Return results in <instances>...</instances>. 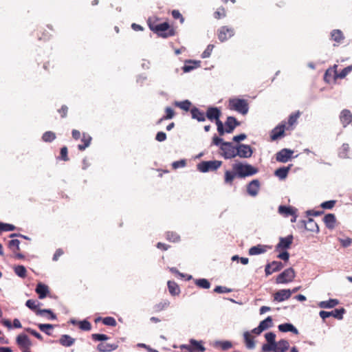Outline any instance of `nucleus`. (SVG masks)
Here are the masks:
<instances>
[{
  "instance_id": "obj_13",
  "label": "nucleus",
  "mask_w": 352,
  "mask_h": 352,
  "mask_svg": "<svg viewBox=\"0 0 352 352\" xmlns=\"http://www.w3.org/2000/svg\"><path fill=\"white\" fill-rule=\"evenodd\" d=\"M259 188V181L258 179H254L247 186V192L250 196L255 197L258 195Z\"/></svg>"
},
{
  "instance_id": "obj_59",
  "label": "nucleus",
  "mask_w": 352,
  "mask_h": 352,
  "mask_svg": "<svg viewBox=\"0 0 352 352\" xmlns=\"http://www.w3.org/2000/svg\"><path fill=\"white\" fill-rule=\"evenodd\" d=\"M92 338L96 341H103L108 340L107 336L105 334L95 333L92 335Z\"/></svg>"
},
{
  "instance_id": "obj_12",
  "label": "nucleus",
  "mask_w": 352,
  "mask_h": 352,
  "mask_svg": "<svg viewBox=\"0 0 352 352\" xmlns=\"http://www.w3.org/2000/svg\"><path fill=\"white\" fill-rule=\"evenodd\" d=\"M293 151L287 148H283L276 154V160L280 162L285 163L291 158Z\"/></svg>"
},
{
  "instance_id": "obj_54",
  "label": "nucleus",
  "mask_w": 352,
  "mask_h": 352,
  "mask_svg": "<svg viewBox=\"0 0 352 352\" xmlns=\"http://www.w3.org/2000/svg\"><path fill=\"white\" fill-rule=\"evenodd\" d=\"M214 45L210 44L207 46L206 49L201 54L202 58H206L210 56L211 53L214 49Z\"/></svg>"
},
{
  "instance_id": "obj_39",
  "label": "nucleus",
  "mask_w": 352,
  "mask_h": 352,
  "mask_svg": "<svg viewBox=\"0 0 352 352\" xmlns=\"http://www.w3.org/2000/svg\"><path fill=\"white\" fill-rule=\"evenodd\" d=\"M174 104L176 107H177L184 111H188L191 106V102L189 100H186L180 101V102L176 101V102H175Z\"/></svg>"
},
{
  "instance_id": "obj_17",
  "label": "nucleus",
  "mask_w": 352,
  "mask_h": 352,
  "mask_svg": "<svg viewBox=\"0 0 352 352\" xmlns=\"http://www.w3.org/2000/svg\"><path fill=\"white\" fill-rule=\"evenodd\" d=\"M226 124V132L227 133H231L236 126L239 125V122L236 120L235 118L229 116L225 123Z\"/></svg>"
},
{
  "instance_id": "obj_7",
  "label": "nucleus",
  "mask_w": 352,
  "mask_h": 352,
  "mask_svg": "<svg viewBox=\"0 0 352 352\" xmlns=\"http://www.w3.org/2000/svg\"><path fill=\"white\" fill-rule=\"evenodd\" d=\"M253 151L250 145L240 144L236 146V157L241 158H249L252 156Z\"/></svg>"
},
{
  "instance_id": "obj_64",
  "label": "nucleus",
  "mask_w": 352,
  "mask_h": 352,
  "mask_svg": "<svg viewBox=\"0 0 352 352\" xmlns=\"http://www.w3.org/2000/svg\"><path fill=\"white\" fill-rule=\"evenodd\" d=\"M155 139L158 142H163L166 139V135L164 132H158L156 135Z\"/></svg>"
},
{
  "instance_id": "obj_16",
  "label": "nucleus",
  "mask_w": 352,
  "mask_h": 352,
  "mask_svg": "<svg viewBox=\"0 0 352 352\" xmlns=\"http://www.w3.org/2000/svg\"><path fill=\"white\" fill-rule=\"evenodd\" d=\"M201 61L200 60H187L185 61V64L182 67L184 72L188 73L191 72L192 70L198 68L200 67Z\"/></svg>"
},
{
  "instance_id": "obj_24",
  "label": "nucleus",
  "mask_w": 352,
  "mask_h": 352,
  "mask_svg": "<svg viewBox=\"0 0 352 352\" xmlns=\"http://www.w3.org/2000/svg\"><path fill=\"white\" fill-rule=\"evenodd\" d=\"M190 113L192 115V118L193 119L197 120L199 122H204L206 120V115L205 113L200 111L198 108L194 107L191 109Z\"/></svg>"
},
{
  "instance_id": "obj_44",
  "label": "nucleus",
  "mask_w": 352,
  "mask_h": 352,
  "mask_svg": "<svg viewBox=\"0 0 352 352\" xmlns=\"http://www.w3.org/2000/svg\"><path fill=\"white\" fill-rule=\"evenodd\" d=\"M237 176L236 172H231L230 170H226L225 172V182L226 184H232V181Z\"/></svg>"
},
{
  "instance_id": "obj_50",
  "label": "nucleus",
  "mask_w": 352,
  "mask_h": 352,
  "mask_svg": "<svg viewBox=\"0 0 352 352\" xmlns=\"http://www.w3.org/2000/svg\"><path fill=\"white\" fill-rule=\"evenodd\" d=\"M166 239L171 242H177L179 241V236L173 232H168L166 233Z\"/></svg>"
},
{
  "instance_id": "obj_10",
  "label": "nucleus",
  "mask_w": 352,
  "mask_h": 352,
  "mask_svg": "<svg viewBox=\"0 0 352 352\" xmlns=\"http://www.w3.org/2000/svg\"><path fill=\"white\" fill-rule=\"evenodd\" d=\"M344 313V309L342 308L340 309H334L331 311H320L319 315L323 320H325L330 316L341 320L343 318Z\"/></svg>"
},
{
  "instance_id": "obj_15",
  "label": "nucleus",
  "mask_w": 352,
  "mask_h": 352,
  "mask_svg": "<svg viewBox=\"0 0 352 352\" xmlns=\"http://www.w3.org/2000/svg\"><path fill=\"white\" fill-rule=\"evenodd\" d=\"M340 120L344 127L352 122V113L349 110L344 109L340 115Z\"/></svg>"
},
{
  "instance_id": "obj_55",
  "label": "nucleus",
  "mask_w": 352,
  "mask_h": 352,
  "mask_svg": "<svg viewBox=\"0 0 352 352\" xmlns=\"http://www.w3.org/2000/svg\"><path fill=\"white\" fill-rule=\"evenodd\" d=\"M102 322L105 325L115 327L116 325V321L113 317H106L103 318Z\"/></svg>"
},
{
  "instance_id": "obj_47",
  "label": "nucleus",
  "mask_w": 352,
  "mask_h": 352,
  "mask_svg": "<svg viewBox=\"0 0 352 352\" xmlns=\"http://www.w3.org/2000/svg\"><path fill=\"white\" fill-rule=\"evenodd\" d=\"M331 37L336 42H340L344 38L342 32L340 30H334L331 32Z\"/></svg>"
},
{
  "instance_id": "obj_26",
  "label": "nucleus",
  "mask_w": 352,
  "mask_h": 352,
  "mask_svg": "<svg viewBox=\"0 0 352 352\" xmlns=\"http://www.w3.org/2000/svg\"><path fill=\"white\" fill-rule=\"evenodd\" d=\"M305 228L311 232H319V227L318 224L316 223V221L309 218L307 221H305Z\"/></svg>"
},
{
  "instance_id": "obj_61",
  "label": "nucleus",
  "mask_w": 352,
  "mask_h": 352,
  "mask_svg": "<svg viewBox=\"0 0 352 352\" xmlns=\"http://www.w3.org/2000/svg\"><path fill=\"white\" fill-rule=\"evenodd\" d=\"M214 291L219 294H223V293H229L232 291V289H228L226 287H223V286H217L214 288Z\"/></svg>"
},
{
  "instance_id": "obj_27",
  "label": "nucleus",
  "mask_w": 352,
  "mask_h": 352,
  "mask_svg": "<svg viewBox=\"0 0 352 352\" xmlns=\"http://www.w3.org/2000/svg\"><path fill=\"white\" fill-rule=\"evenodd\" d=\"M243 338L245 343V346L248 349H253L255 347V342L252 338L249 331H245L243 333Z\"/></svg>"
},
{
  "instance_id": "obj_23",
  "label": "nucleus",
  "mask_w": 352,
  "mask_h": 352,
  "mask_svg": "<svg viewBox=\"0 0 352 352\" xmlns=\"http://www.w3.org/2000/svg\"><path fill=\"white\" fill-rule=\"evenodd\" d=\"M221 111L217 107H209L206 112V117L211 121L219 118Z\"/></svg>"
},
{
  "instance_id": "obj_33",
  "label": "nucleus",
  "mask_w": 352,
  "mask_h": 352,
  "mask_svg": "<svg viewBox=\"0 0 352 352\" xmlns=\"http://www.w3.org/2000/svg\"><path fill=\"white\" fill-rule=\"evenodd\" d=\"M168 288L170 294L173 296H177L180 292V289L177 284L171 280L168 281Z\"/></svg>"
},
{
  "instance_id": "obj_32",
  "label": "nucleus",
  "mask_w": 352,
  "mask_h": 352,
  "mask_svg": "<svg viewBox=\"0 0 352 352\" xmlns=\"http://www.w3.org/2000/svg\"><path fill=\"white\" fill-rule=\"evenodd\" d=\"M75 339L68 335H63L59 340V342L64 346H71L74 344Z\"/></svg>"
},
{
  "instance_id": "obj_35",
  "label": "nucleus",
  "mask_w": 352,
  "mask_h": 352,
  "mask_svg": "<svg viewBox=\"0 0 352 352\" xmlns=\"http://www.w3.org/2000/svg\"><path fill=\"white\" fill-rule=\"evenodd\" d=\"M349 146L347 144H343L339 150V156L342 158H348L349 155Z\"/></svg>"
},
{
  "instance_id": "obj_40",
  "label": "nucleus",
  "mask_w": 352,
  "mask_h": 352,
  "mask_svg": "<svg viewBox=\"0 0 352 352\" xmlns=\"http://www.w3.org/2000/svg\"><path fill=\"white\" fill-rule=\"evenodd\" d=\"M15 274L21 277L25 278L26 276L27 270L23 265H16L14 267Z\"/></svg>"
},
{
  "instance_id": "obj_3",
  "label": "nucleus",
  "mask_w": 352,
  "mask_h": 352,
  "mask_svg": "<svg viewBox=\"0 0 352 352\" xmlns=\"http://www.w3.org/2000/svg\"><path fill=\"white\" fill-rule=\"evenodd\" d=\"M222 164L221 161H204L197 165V169L201 173H207L217 170Z\"/></svg>"
},
{
  "instance_id": "obj_34",
  "label": "nucleus",
  "mask_w": 352,
  "mask_h": 352,
  "mask_svg": "<svg viewBox=\"0 0 352 352\" xmlns=\"http://www.w3.org/2000/svg\"><path fill=\"white\" fill-rule=\"evenodd\" d=\"M81 141L84 143L83 144H79L78 146V148L80 151L85 150L86 148H87L91 143V137L86 133L82 134V137L81 139Z\"/></svg>"
},
{
  "instance_id": "obj_6",
  "label": "nucleus",
  "mask_w": 352,
  "mask_h": 352,
  "mask_svg": "<svg viewBox=\"0 0 352 352\" xmlns=\"http://www.w3.org/2000/svg\"><path fill=\"white\" fill-rule=\"evenodd\" d=\"M289 348V343L288 340L285 339H281L278 342H276L274 344L271 346H265L266 352H286Z\"/></svg>"
},
{
  "instance_id": "obj_51",
  "label": "nucleus",
  "mask_w": 352,
  "mask_h": 352,
  "mask_svg": "<svg viewBox=\"0 0 352 352\" xmlns=\"http://www.w3.org/2000/svg\"><path fill=\"white\" fill-rule=\"evenodd\" d=\"M190 342L192 346H193L195 349H198L199 351L203 352L206 350L205 347L202 345L201 341H197L194 339H191L190 340Z\"/></svg>"
},
{
  "instance_id": "obj_43",
  "label": "nucleus",
  "mask_w": 352,
  "mask_h": 352,
  "mask_svg": "<svg viewBox=\"0 0 352 352\" xmlns=\"http://www.w3.org/2000/svg\"><path fill=\"white\" fill-rule=\"evenodd\" d=\"M20 241L18 239H12L8 243L9 248L15 253L19 250Z\"/></svg>"
},
{
  "instance_id": "obj_62",
  "label": "nucleus",
  "mask_w": 352,
  "mask_h": 352,
  "mask_svg": "<svg viewBox=\"0 0 352 352\" xmlns=\"http://www.w3.org/2000/svg\"><path fill=\"white\" fill-rule=\"evenodd\" d=\"M298 117H299V113L291 115L288 120V124L290 126H292L294 123L296 122Z\"/></svg>"
},
{
  "instance_id": "obj_21",
  "label": "nucleus",
  "mask_w": 352,
  "mask_h": 352,
  "mask_svg": "<svg viewBox=\"0 0 352 352\" xmlns=\"http://www.w3.org/2000/svg\"><path fill=\"white\" fill-rule=\"evenodd\" d=\"M297 210L292 206H280L278 207V212L285 217L294 215Z\"/></svg>"
},
{
  "instance_id": "obj_8",
  "label": "nucleus",
  "mask_w": 352,
  "mask_h": 352,
  "mask_svg": "<svg viewBox=\"0 0 352 352\" xmlns=\"http://www.w3.org/2000/svg\"><path fill=\"white\" fill-rule=\"evenodd\" d=\"M234 34V30L232 28L222 26L218 30V38L221 42H224L231 38Z\"/></svg>"
},
{
  "instance_id": "obj_48",
  "label": "nucleus",
  "mask_w": 352,
  "mask_h": 352,
  "mask_svg": "<svg viewBox=\"0 0 352 352\" xmlns=\"http://www.w3.org/2000/svg\"><path fill=\"white\" fill-rule=\"evenodd\" d=\"M38 327L41 331L45 333L48 336L51 335L49 330L54 328V325L50 324H38Z\"/></svg>"
},
{
  "instance_id": "obj_5",
  "label": "nucleus",
  "mask_w": 352,
  "mask_h": 352,
  "mask_svg": "<svg viewBox=\"0 0 352 352\" xmlns=\"http://www.w3.org/2000/svg\"><path fill=\"white\" fill-rule=\"evenodd\" d=\"M221 155L226 160L236 157V146H233L231 142H224L220 145Z\"/></svg>"
},
{
  "instance_id": "obj_20",
  "label": "nucleus",
  "mask_w": 352,
  "mask_h": 352,
  "mask_svg": "<svg viewBox=\"0 0 352 352\" xmlns=\"http://www.w3.org/2000/svg\"><path fill=\"white\" fill-rule=\"evenodd\" d=\"M36 292L38 294L40 299H43L49 293V288L46 285L39 283L36 285Z\"/></svg>"
},
{
  "instance_id": "obj_36",
  "label": "nucleus",
  "mask_w": 352,
  "mask_h": 352,
  "mask_svg": "<svg viewBox=\"0 0 352 352\" xmlns=\"http://www.w3.org/2000/svg\"><path fill=\"white\" fill-rule=\"evenodd\" d=\"M289 170V167L280 168L275 171V175L280 179H284L287 176Z\"/></svg>"
},
{
  "instance_id": "obj_56",
  "label": "nucleus",
  "mask_w": 352,
  "mask_h": 352,
  "mask_svg": "<svg viewBox=\"0 0 352 352\" xmlns=\"http://www.w3.org/2000/svg\"><path fill=\"white\" fill-rule=\"evenodd\" d=\"M166 111V116H164L160 121L163 120H168L172 119L174 116V111L170 107H166L165 109Z\"/></svg>"
},
{
  "instance_id": "obj_38",
  "label": "nucleus",
  "mask_w": 352,
  "mask_h": 352,
  "mask_svg": "<svg viewBox=\"0 0 352 352\" xmlns=\"http://www.w3.org/2000/svg\"><path fill=\"white\" fill-rule=\"evenodd\" d=\"M215 347L220 346L222 350H228L232 347V344L231 342L226 340V341H216L214 344Z\"/></svg>"
},
{
  "instance_id": "obj_29",
  "label": "nucleus",
  "mask_w": 352,
  "mask_h": 352,
  "mask_svg": "<svg viewBox=\"0 0 352 352\" xmlns=\"http://www.w3.org/2000/svg\"><path fill=\"white\" fill-rule=\"evenodd\" d=\"M324 222L326 226L329 229H333L335 227L336 217L333 214H328L324 217Z\"/></svg>"
},
{
  "instance_id": "obj_52",
  "label": "nucleus",
  "mask_w": 352,
  "mask_h": 352,
  "mask_svg": "<svg viewBox=\"0 0 352 352\" xmlns=\"http://www.w3.org/2000/svg\"><path fill=\"white\" fill-rule=\"evenodd\" d=\"M269 265L272 267V272H274L280 270L283 267V265L280 261H272Z\"/></svg>"
},
{
  "instance_id": "obj_1",
  "label": "nucleus",
  "mask_w": 352,
  "mask_h": 352,
  "mask_svg": "<svg viewBox=\"0 0 352 352\" xmlns=\"http://www.w3.org/2000/svg\"><path fill=\"white\" fill-rule=\"evenodd\" d=\"M232 168L239 177H245L255 175L258 170L250 164L236 162L232 165Z\"/></svg>"
},
{
  "instance_id": "obj_30",
  "label": "nucleus",
  "mask_w": 352,
  "mask_h": 352,
  "mask_svg": "<svg viewBox=\"0 0 352 352\" xmlns=\"http://www.w3.org/2000/svg\"><path fill=\"white\" fill-rule=\"evenodd\" d=\"M267 251L266 246L262 245H258L256 246H253L249 250L250 255H257L260 254L265 253Z\"/></svg>"
},
{
  "instance_id": "obj_42",
  "label": "nucleus",
  "mask_w": 352,
  "mask_h": 352,
  "mask_svg": "<svg viewBox=\"0 0 352 352\" xmlns=\"http://www.w3.org/2000/svg\"><path fill=\"white\" fill-rule=\"evenodd\" d=\"M56 138V134L52 131H46L42 136V140L45 142H51Z\"/></svg>"
},
{
  "instance_id": "obj_18",
  "label": "nucleus",
  "mask_w": 352,
  "mask_h": 352,
  "mask_svg": "<svg viewBox=\"0 0 352 352\" xmlns=\"http://www.w3.org/2000/svg\"><path fill=\"white\" fill-rule=\"evenodd\" d=\"M285 125L280 124L276 126L271 132L272 140H276L279 138L282 137L285 133Z\"/></svg>"
},
{
  "instance_id": "obj_9",
  "label": "nucleus",
  "mask_w": 352,
  "mask_h": 352,
  "mask_svg": "<svg viewBox=\"0 0 352 352\" xmlns=\"http://www.w3.org/2000/svg\"><path fill=\"white\" fill-rule=\"evenodd\" d=\"M292 242V235H288L286 237H280L278 243L276 246V250L279 252L286 250L290 248Z\"/></svg>"
},
{
  "instance_id": "obj_2",
  "label": "nucleus",
  "mask_w": 352,
  "mask_h": 352,
  "mask_svg": "<svg viewBox=\"0 0 352 352\" xmlns=\"http://www.w3.org/2000/svg\"><path fill=\"white\" fill-rule=\"evenodd\" d=\"M228 105L230 109L237 111L242 115H246L249 111L248 101L245 99L238 98H230Z\"/></svg>"
},
{
  "instance_id": "obj_53",
  "label": "nucleus",
  "mask_w": 352,
  "mask_h": 352,
  "mask_svg": "<svg viewBox=\"0 0 352 352\" xmlns=\"http://www.w3.org/2000/svg\"><path fill=\"white\" fill-rule=\"evenodd\" d=\"M78 324L79 328L83 331H89L91 328V323L86 320L78 322Z\"/></svg>"
},
{
  "instance_id": "obj_22",
  "label": "nucleus",
  "mask_w": 352,
  "mask_h": 352,
  "mask_svg": "<svg viewBox=\"0 0 352 352\" xmlns=\"http://www.w3.org/2000/svg\"><path fill=\"white\" fill-rule=\"evenodd\" d=\"M265 338L267 342V344H264L263 346H262V351L263 352H266L265 351V346H272L274 343L276 342V334L273 332H268L267 333L265 334Z\"/></svg>"
},
{
  "instance_id": "obj_45",
  "label": "nucleus",
  "mask_w": 352,
  "mask_h": 352,
  "mask_svg": "<svg viewBox=\"0 0 352 352\" xmlns=\"http://www.w3.org/2000/svg\"><path fill=\"white\" fill-rule=\"evenodd\" d=\"M195 284L201 288L209 289L210 287V283L207 279L200 278L195 280Z\"/></svg>"
},
{
  "instance_id": "obj_57",
  "label": "nucleus",
  "mask_w": 352,
  "mask_h": 352,
  "mask_svg": "<svg viewBox=\"0 0 352 352\" xmlns=\"http://www.w3.org/2000/svg\"><path fill=\"white\" fill-rule=\"evenodd\" d=\"M186 164L185 160H181L179 161H175L172 164L173 168L175 169L184 167Z\"/></svg>"
},
{
  "instance_id": "obj_31",
  "label": "nucleus",
  "mask_w": 352,
  "mask_h": 352,
  "mask_svg": "<svg viewBox=\"0 0 352 352\" xmlns=\"http://www.w3.org/2000/svg\"><path fill=\"white\" fill-rule=\"evenodd\" d=\"M169 28V25L167 23H162L155 25L152 30L155 32L158 33L160 35L166 37V34H164L162 32L166 31Z\"/></svg>"
},
{
  "instance_id": "obj_49",
  "label": "nucleus",
  "mask_w": 352,
  "mask_h": 352,
  "mask_svg": "<svg viewBox=\"0 0 352 352\" xmlns=\"http://www.w3.org/2000/svg\"><path fill=\"white\" fill-rule=\"evenodd\" d=\"M170 302L167 300L160 302V303L155 305V309L156 311H160L168 307Z\"/></svg>"
},
{
  "instance_id": "obj_60",
  "label": "nucleus",
  "mask_w": 352,
  "mask_h": 352,
  "mask_svg": "<svg viewBox=\"0 0 352 352\" xmlns=\"http://www.w3.org/2000/svg\"><path fill=\"white\" fill-rule=\"evenodd\" d=\"M336 204L335 201L331 200L321 204V207L324 209H331Z\"/></svg>"
},
{
  "instance_id": "obj_25",
  "label": "nucleus",
  "mask_w": 352,
  "mask_h": 352,
  "mask_svg": "<svg viewBox=\"0 0 352 352\" xmlns=\"http://www.w3.org/2000/svg\"><path fill=\"white\" fill-rule=\"evenodd\" d=\"M339 304L337 299H329L328 300L321 301L318 303L319 307L322 309H331L333 308Z\"/></svg>"
},
{
  "instance_id": "obj_41",
  "label": "nucleus",
  "mask_w": 352,
  "mask_h": 352,
  "mask_svg": "<svg viewBox=\"0 0 352 352\" xmlns=\"http://www.w3.org/2000/svg\"><path fill=\"white\" fill-rule=\"evenodd\" d=\"M352 71V65L345 67L340 73L335 72V78H344L348 74Z\"/></svg>"
},
{
  "instance_id": "obj_63",
  "label": "nucleus",
  "mask_w": 352,
  "mask_h": 352,
  "mask_svg": "<svg viewBox=\"0 0 352 352\" xmlns=\"http://www.w3.org/2000/svg\"><path fill=\"white\" fill-rule=\"evenodd\" d=\"M342 245L344 248L349 247L351 244V239L350 238L340 239H339Z\"/></svg>"
},
{
  "instance_id": "obj_19",
  "label": "nucleus",
  "mask_w": 352,
  "mask_h": 352,
  "mask_svg": "<svg viewBox=\"0 0 352 352\" xmlns=\"http://www.w3.org/2000/svg\"><path fill=\"white\" fill-rule=\"evenodd\" d=\"M278 329L281 332H292L296 335L298 334V330L291 323H283L278 326Z\"/></svg>"
},
{
  "instance_id": "obj_37",
  "label": "nucleus",
  "mask_w": 352,
  "mask_h": 352,
  "mask_svg": "<svg viewBox=\"0 0 352 352\" xmlns=\"http://www.w3.org/2000/svg\"><path fill=\"white\" fill-rule=\"evenodd\" d=\"M258 326L261 329V330L265 331L272 326V318L270 316H268L265 320H262Z\"/></svg>"
},
{
  "instance_id": "obj_14",
  "label": "nucleus",
  "mask_w": 352,
  "mask_h": 352,
  "mask_svg": "<svg viewBox=\"0 0 352 352\" xmlns=\"http://www.w3.org/2000/svg\"><path fill=\"white\" fill-rule=\"evenodd\" d=\"M16 343L22 348L28 349L32 346V342L30 338L25 334H20L16 338Z\"/></svg>"
},
{
  "instance_id": "obj_4",
  "label": "nucleus",
  "mask_w": 352,
  "mask_h": 352,
  "mask_svg": "<svg viewBox=\"0 0 352 352\" xmlns=\"http://www.w3.org/2000/svg\"><path fill=\"white\" fill-rule=\"evenodd\" d=\"M296 276L295 271L293 268L289 267L284 270L280 274L276 280L277 284H285L292 282Z\"/></svg>"
},
{
  "instance_id": "obj_28",
  "label": "nucleus",
  "mask_w": 352,
  "mask_h": 352,
  "mask_svg": "<svg viewBox=\"0 0 352 352\" xmlns=\"http://www.w3.org/2000/svg\"><path fill=\"white\" fill-rule=\"evenodd\" d=\"M116 344H109V343H100L98 345V351L101 352H110L115 350L117 348Z\"/></svg>"
},
{
  "instance_id": "obj_11",
  "label": "nucleus",
  "mask_w": 352,
  "mask_h": 352,
  "mask_svg": "<svg viewBox=\"0 0 352 352\" xmlns=\"http://www.w3.org/2000/svg\"><path fill=\"white\" fill-rule=\"evenodd\" d=\"M292 294L290 289H280L274 294V300L277 302H283L289 299Z\"/></svg>"
},
{
  "instance_id": "obj_46",
  "label": "nucleus",
  "mask_w": 352,
  "mask_h": 352,
  "mask_svg": "<svg viewBox=\"0 0 352 352\" xmlns=\"http://www.w3.org/2000/svg\"><path fill=\"white\" fill-rule=\"evenodd\" d=\"M41 305V303L34 300H28L25 302V305L30 309L36 312L38 310L37 307Z\"/></svg>"
},
{
  "instance_id": "obj_58",
  "label": "nucleus",
  "mask_w": 352,
  "mask_h": 352,
  "mask_svg": "<svg viewBox=\"0 0 352 352\" xmlns=\"http://www.w3.org/2000/svg\"><path fill=\"white\" fill-rule=\"evenodd\" d=\"M215 19H221L222 17H224L226 16V11L225 9L223 8H219L214 14Z\"/></svg>"
}]
</instances>
